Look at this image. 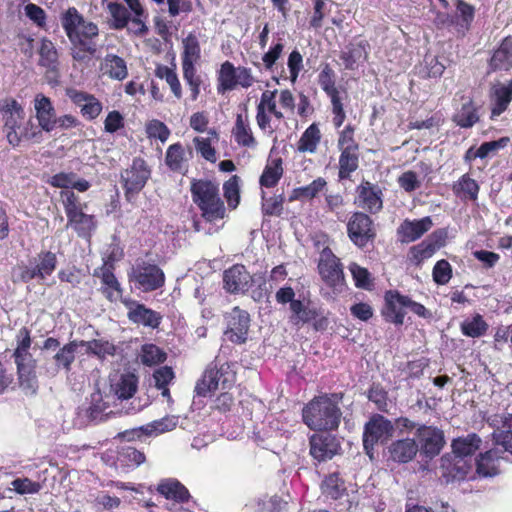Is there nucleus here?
Masks as SVG:
<instances>
[{
    "label": "nucleus",
    "instance_id": "f257e3e1",
    "mask_svg": "<svg viewBox=\"0 0 512 512\" xmlns=\"http://www.w3.org/2000/svg\"><path fill=\"white\" fill-rule=\"evenodd\" d=\"M342 398V393L315 397L303 408L304 423L312 430L336 429L342 417L339 407Z\"/></svg>",
    "mask_w": 512,
    "mask_h": 512
},
{
    "label": "nucleus",
    "instance_id": "f03ea898",
    "mask_svg": "<svg viewBox=\"0 0 512 512\" xmlns=\"http://www.w3.org/2000/svg\"><path fill=\"white\" fill-rule=\"evenodd\" d=\"M190 191L192 200L207 222H215L226 217V207L219 194L218 184L204 179H193Z\"/></svg>",
    "mask_w": 512,
    "mask_h": 512
},
{
    "label": "nucleus",
    "instance_id": "7ed1b4c3",
    "mask_svg": "<svg viewBox=\"0 0 512 512\" xmlns=\"http://www.w3.org/2000/svg\"><path fill=\"white\" fill-rule=\"evenodd\" d=\"M318 272L324 283L332 288L334 292L341 293L345 290L343 266L340 259L328 247L320 252Z\"/></svg>",
    "mask_w": 512,
    "mask_h": 512
},
{
    "label": "nucleus",
    "instance_id": "20e7f679",
    "mask_svg": "<svg viewBox=\"0 0 512 512\" xmlns=\"http://www.w3.org/2000/svg\"><path fill=\"white\" fill-rule=\"evenodd\" d=\"M150 176L151 170L142 158H134L132 164L122 171L121 181L128 201L145 187Z\"/></svg>",
    "mask_w": 512,
    "mask_h": 512
},
{
    "label": "nucleus",
    "instance_id": "39448f33",
    "mask_svg": "<svg viewBox=\"0 0 512 512\" xmlns=\"http://www.w3.org/2000/svg\"><path fill=\"white\" fill-rule=\"evenodd\" d=\"M394 424L382 415L376 414L365 424L363 433V446L368 455L374 445L385 442L393 436Z\"/></svg>",
    "mask_w": 512,
    "mask_h": 512
},
{
    "label": "nucleus",
    "instance_id": "423d86ee",
    "mask_svg": "<svg viewBox=\"0 0 512 512\" xmlns=\"http://www.w3.org/2000/svg\"><path fill=\"white\" fill-rule=\"evenodd\" d=\"M0 111L3 114L4 131L8 142L13 146H18L21 142L18 131L25 116L22 106L15 99L9 98L0 103Z\"/></svg>",
    "mask_w": 512,
    "mask_h": 512
},
{
    "label": "nucleus",
    "instance_id": "0eeeda50",
    "mask_svg": "<svg viewBox=\"0 0 512 512\" xmlns=\"http://www.w3.org/2000/svg\"><path fill=\"white\" fill-rule=\"evenodd\" d=\"M415 436L418 440L419 451L429 459L439 455L445 445L443 431L433 426H419Z\"/></svg>",
    "mask_w": 512,
    "mask_h": 512
},
{
    "label": "nucleus",
    "instance_id": "6e6552de",
    "mask_svg": "<svg viewBox=\"0 0 512 512\" xmlns=\"http://www.w3.org/2000/svg\"><path fill=\"white\" fill-rule=\"evenodd\" d=\"M131 278L145 292L156 290L163 286L165 276L155 264L142 262L132 269Z\"/></svg>",
    "mask_w": 512,
    "mask_h": 512
},
{
    "label": "nucleus",
    "instance_id": "1a4fd4ad",
    "mask_svg": "<svg viewBox=\"0 0 512 512\" xmlns=\"http://www.w3.org/2000/svg\"><path fill=\"white\" fill-rule=\"evenodd\" d=\"M473 467L472 459L460 458L452 454L441 457L440 468L446 483L464 480Z\"/></svg>",
    "mask_w": 512,
    "mask_h": 512
},
{
    "label": "nucleus",
    "instance_id": "9d476101",
    "mask_svg": "<svg viewBox=\"0 0 512 512\" xmlns=\"http://www.w3.org/2000/svg\"><path fill=\"white\" fill-rule=\"evenodd\" d=\"M348 236L358 247H364L375 237L372 220L362 212H355L347 224Z\"/></svg>",
    "mask_w": 512,
    "mask_h": 512
},
{
    "label": "nucleus",
    "instance_id": "9b49d317",
    "mask_svg": "<svg viewBox=\"0 0 512 512\" xmlns=\"http://www.w3.org/2000/svg\"><path fill=\"white\" fill-rule=\"evenodd\" d=\"M257 280L244 265L236 264L223 273L224 289L231 294L245 293Z\"/></svg>",
    "mask_w": 512,
    "mask_h": 512
},
{
    "label": "nucleus",
    "instance_id": "f8f14e48",
    "mask_svg": "<svg viewBox=\"0 0 512 512\" xmlns=\"http://www.w3.org/2000/svg\"><path fill=\"white\" fill-rule=\"evenodd\" d=\"M228 327L225 335L237 344L245 343L250 326V315L247 311L234 307L226 316Z\"/></svg>",
    "mask_w": 512,
    "mask_h": 512
},
{
    "label": "nucleus",
    "instance_id": "ddd939ff",
    "mask_svg": "<svg viewBox=\"0 0 512 512\" xmlns=\"http://www.w3.org/2000/svg\"><path fill=\"white\" fill-rule=\"evenodd\" d=\"M125 305L128 308L127 317L131 322L152 329L159 327L162 320V315L160 313L149 309L144 304H140L136 301H126Z\"/></svg>",
    "mask_w": 512,
    "mask_h": 512
},
{
    "label": "nucleus",
    "instance_id": "4468645a",
    "mask_svg": "<svg viewBox=\"0 0 512 512\" xmlns=\"http://www.w3.org/2000/svg\"><path fill=\"white\" fill-rule=\"evenodd\" d=\"M433 226L430 216L419 220L405 219L397 228V236L401 243H410L421 238Z\"/></svg>",
    "mask_w": 512,
    "mask_h": 512
},
{
    "label": "nucleus",
    "instance_id": "2eb2a0df",
    "mask_svg": "<svg viewBox=\"0 0 512 512\" xmlns=\"http://www.w3.org/2000/svg\"><path fill=\"white\" fill-rule=\"evenodd\" d=\"M339 449L340 445L332 435H313L310 438V454L319 462L332 459Z\"/></svg>",
    "mask_w": 512,
    "mask_h": 512
},
{
    "label": "nucleus",
    "instance_id": "dca6fc26",
    "mask_svg": "<svg viewBox=\"0 0 512 512\" xmlns=\"http://www.w3.org/2000/svg\"><path fill=\"white\" fill-rule=\"evenodd\" d=\"M387 449L389 460L405 464L416 457L419 452V444L414 438H402L391 442Z\"/></svg>",
    "mask_w": 512,
    "mask_h": 512
},
{
    "label": "nucleus",
    "instance_id": "f3484780",
    "mask_svg": "<svg viewBox=\"0 0 512 512\" xmlns=\"http://www.w3.org/2000/svg\"><path fill=\"white\" fill-rule=\"evenodd\" d=\"M404 308H406V296L393 290L385 293V308L382 310V314L386 321L402 325L405 315Z\"/></svg>",
    "mask_w": 512,
    "mask_h": 512
},
{
    "label": "nucleus",
    "instance_id": "a211bd4d",
    "mask_svg": "<svg viewBox=\"0 0 512 512\" xmlns=\"http://www.w3.org/2000/svg\"><path fill=\"white\" fill-rule=\"evenodd\" d=\"M15 359L18 370V380L20 387L27 394H34L38 388V381L35 372V360L32 356Z\"/></svg>",
    "mask_w": 512,
    "mask_h": 512
},
{
    "label": "nucleus",
    "instance_id": "6ab92c4d",
    "mask_svg": "<svg viewBox=\"0 0 512 512\" xmlns=\"http://www.w3.org/2000/svg\"><path fill=\"white\" fill-rule=\"evenodd\" d=\"M34 108L39 126L46 132L52 131L56 127V112L51 100L43 94H37Z\"/></svg>",
    "mask_w": 512,
    "mask_h": 512
},
{
    "label": "nucleus",
    "instance_id": "aec40b11",
    "mask_svg": "<svg viewBox=\"0 0 512 512\" xmlns=\"http://www.w3.org/2000/svg\"><path fill=\"white\" fill-rule=\"evenodd\" d=\"M73 45L72 57L77 61H88L94 55L97 44L93 36L97 34H67Z\"/></svg>",
    "mask_w": 512,
    "mask_h": 512
},
{
    "label": "nucleus",
    "instance_id": "412c9836",
    "mask_svg": "<svg viewBox=\"0 0 512 512\" xmlns=\"http://www.w3.org/2000/svg\"><path fill=\"white\" fill-rule=\"evenodd\" d=\"M61 24L65 32H95L97 26L86 21L83 15L75 8L69 7L61 15Z\"/></svg>",
    "mask_w": 512,
    "mask_h": 512
},
{
    "label": "nucleus",
    "instance_id": "4be33fe9",
    "mask_svg": "<svg viewBox=\"0 0 512 512\" xmlns=\"http://www.w3.org/2000/svg\"><path fill=\"white\" fill-rule=\"evenodd\" d=\"M359 206L370 213H377L382 209L381 190L369 182L361 184L358 189Z\"/></svg>",
    "mask_w": 512,
    "mask_h": 512
},
{
    "label": "nucleus",
    "instance_id": "5701e85b",
    "mask_svg": "<svg viewBox=\"0 0 512 512\" xmlns=\"http://www.w3.org/2000/svg\"><path fill=\"white\" fill-rule=\"evenodd\" d=\"M481 439L475 434H468L452 441V455L471 459V456L480 448Z\"/></svg>",
    "mask_w": 512,
    "mask_h": 512
},
{
    "label": "nucleus",
    "instance_id": "b1692460",
    "mask_svg": "<svg viewBox=\"0 0 512 512\" xmlns=\"http://www.w3.org/2000/svg\"><path fill=\"white\" fill-rule=\"evenodd\" d=\"M30 265L33 266L37 273L38 280H44L47 276L51 275L56 268V254L51 251H42L30 260Z\"/></svg>",
    "mask_w": 512,
    "mask_h": 512
},
{
    "label": "nucleus",
    "instance_id": "393cba45",
    "mask_svg": "<svg viewBox=\"0 0 512 512\" xmlns=\"http://www.w3.org/2000/svg\"><path fill=\"white\" fill-rule=\"evenodd\" d=\"M493 70H509L512 67V38L506 37L490 60Z\"/></svg>",
    "mask_w": 512,
    "mask_h": 512
},
{
    "label": "nucleus",
    "instance_id": "a878e982",
    "mask_svg": "<svg viewBox=\"0 0 512 512\" xmlns=\"http://www.w3.org/2000/svg\"><path fill=\"white\" fill-rule=\"evenodd\" d=\"M500 425L494 430L492 436L497 445L512 454V414L503 416Z\"/></svg>",
    "mask_w": 512,
    "mask_h": 512
},
{
    "label": "nucleus",
    "instance_id": "bb28decb",
    "mask_svg": "<svg viewBox=\"0 0 512 512\" xmlns=\"http://www.w3.org/2000/svg\"><path fill=\"white\" fill-rule=\"evenodd\" d=\"M157 490L167 499H173L178 502H185L190 496L186 487L175 479H167L162 481L158 485Z\"/></svg>",
    "mask_w": 512,
    "mask_h": 512
},
{
    "label": "nucleus",
    "instance_id": "cd10ccee",
    "mask_svg": "<svg viewBox=\"0 0 512 512\" xmlns=\"http://www.w3.org/2000/svg\"><path fill=\"white\" fill-rule=\"evenodd\" d=\"M79 346L78 341H71L58 350V352L53 356L56 368L53 370L52 375H55L59 368H63L67 372L70 371Z\"/></svg>",
    "mask_w": 512,
    "mask_h": 512
},
{
    "label": "nucleus",
    "instance_id": "c85d7f7f",
    "mask_svg": "<svg viewBox=\"0 0 512 512\" xmlns=\"http://www.w3.org/2000/svg\"><path fill=\"white\" fill-rule=\"evenodd\" d=\"M476 472L483 477L495 476L499 473L498 469V453L496 450H489L481 454L480 458L475 461Z\"/></svg>",
    "mask_w": 512,
    "mask_h": 512
},
{
    "label": "nucleus",
    "instance_id": "c756f323",
    "mask_svg": "<svg viewBox=\"0 0 512 512\" xmlns=\"http://www.w3.org/2000/svg\"><path fill=\"white\" fill-rule=\"evenodd\" d=\"M96 225L95 217L82 211L73 217V219L67 221L66 226L73 228L80 237H89L96 229Z\"/></svg>",
    "mask_w": 512,
    "mask_h": 512
},
{
    "label": "nucleus",
    "instance_id": "7c9ffc66",
    "mask_svg": "<svg viewBox=\"0 0 512 512\" xmlns=\"http://www.w3.org/2000/svg\"><path fill=\"white\" fill-rule=\"evenodd\" d=\"M222 377L223 375L218 369H206L202 379L196 384L195 391L197 395L206 396L209 392L216 390Z\"/></svg>",
    "mask_w": 512,
    "mask_h": 512
},
{
    "label": "nucleus",
    "instance_id": "2f4dec72",
    "mask_svg": "<svg viewBox=\"0 0 512 512\" xmlns=\"http://www.w3.org/2000/svg\"><path fill=\"white\" fill-rule=\"evenodd\" d=\"M359 157L357 150L343 148L339 158V177L349 178L350 174L358 168Z\"/></svg>",
    "mask_w": 512,
    "mask_h": 512
},
{
    "label": "nucleus",
    "instance_id": "473e14b6",
    "mask_svg": "<svg viewBox=\"0 0 512 512\" xmlns=\"http://www.w3.org/2000/svg\"><path fill=\"white\" fill-rule=\"evenodd\" d=\"M452 120L462 128H470L479 120L476 109L470 99H467L462 104V107L454 114Z\"/></svg>",
    "mask_w": 512,
    "mask_h": 512
},
{
    "label": "nucleus",
    "instance_id": "72a5a7b5",
    "mask_svg": "<svg viewBox=\"0 0 512 512\" xmlns=\"http://www.w3.org/2000/svg\"><path fill=\"white\" fill-rule=\"evenodd\" d=\"M178 424L176 416H165L162 419L155 420L142 426L141 431L148 436L159 435L168 431H172Z\"/></svg>",
    "mask_w": 512,
    "mask_h": 512
},
{
    "label": "nucleus",
    "instance_id": "f704fd0d",
    "mask_svg": "<svg viewBox=\"0 0 512 512\" xmlns=\"http://www.w3.org/2000/svg\"><path fill=\"white\" fill-rule=\"evenodd\" d=\"M455 7V17L457 24L461 28L469 30L475 18V7L466 2L465 0H457L455 3Z\"/></svg>",
    "mask_w": 512,
    "mask_h": 512
},
{
    "label": "nucleus",
    "instance_id": "c9c22d12",
    "mask_svg": "<svg viewBox=\"0 0 512 512\" xmlns=\"http://www.w3.org/2000/svg\"><path fill=\"white\" fill-rule=\"evenodd\" d=\"M494 99L495 103L492 108V116H499L507 109L512 100V84L495 87Z\"/></svg>",
    "mask_w": 512,
    "mask_h": 512
},
{
    "label": "nucleus",
    "instance_id": "e433bc0d",
    "mask_svg": "<svg viewBox=\"0 0 512 512\" xmlns=\"http://www.w3.org/2000/svg\"><path fill=\"white\" fill-rule=\"evenodd\" d=\"M320 130L316 124H311L302 134L298 142V150L300 152L314 153L320 142Z\"/></svg>",
    "mask_w": 512,
    "mask_h": 512
},
{
    "label": "nucleus",
    "instance_id": "4c0bfd02",
    "mask_svg": "<svg viewBox=\"0 0 512 512\" xmlns=\"http://www.w3.org/2000/svg\"><path fill=\"white\" fill-rule=\"evenodd\" d=\"M40 60L39 64L47 69L53 71L57 67L58 54L54 44L47 40L42 39L41 46L39 49Z\"/></svg>",
    "mask_w": 512,
    "mask_h": 512
},
{
    "label": "nucleus",
    "instance_id": "58836bf2",
    "mask_svg": "<svg viewBox=\"0 0 512 512\" xmlns=\"http://www.w3.org/2000/svg\"><path fill=\"white\" fill-rule=\"evenodd\" d=\"M104 70L111 78L122 80L127 76L125 61L116 55H107L104 59Z\"/></svg>",
    "mask_w": 512,
    "mask_h": 512
},
{
    "label": "nucleus",
    "instance_id": "ea45409f",
    "mask_svg": "<svg viewBox=\"0 0 512 512\" xmlns=\"http://www.w3.org/2000/svg\"><path fill=\"white\" fill-rule=\"evenodd\" d=\"M184 53L182 59V68L187 64L194 66V63L200 58L199 42L193 34H189L183 39Z\"/></svg>",
    "mask_w": 512,
    "mask_h": 512
},
{
    "label": "nucleus",
    "instance_id": "a19ab883",
    "mask_svg": "<svg viewBox=\"0 0 512 512\" xmlns=\"http://www.w3.org/2000/svg\"><path fill=\"white\" fill-rule=\"evenodd\" d=\"M60 198L67 216V221L73 219L77 214L83 211L79 197L71 190H64L60 193Z\"/></svg>",
    "mask_w": 512,
    "mask_h": 512
},
{
    "label": "nucleus",
    "instance_id": "79ce46f5",
    "mask_svg": "<svg viewBox=\"0 0 512 512\" xmlns=\"http://www.w3.org/2000/svg\"><path fill=\"white\" fill-rule=\"evenodd\" d=\"M237 68L229 61L221 65L219 73V91L233 90L236 87Z\"/></svg>",
    "mask_w": 512,
    "mask_h": 512
},
{
    "label": "nucleus",
    "instance_id": "37998d69",
    "mask_svg": "<svg viewBox=\"0 0 512 512\" xmlns=\"http://www.w3.org/2000/svg\"><path fill=\"white\" fill-rule=\"evenodd\" d=\"M283 173L282 168V160L277 159L274 161L273 165H268L265 167L261 177L260 184L265 187H273L275 186L279 179L281 178Z\"/></svg>",
    "mask_w": 512,
    "mask_h": 512
},
{
    "label": "nucleus",
    "instance_id": "c03bdc74",
    "mask_svg": "<svg viewBox=\"0 0 512 512\" xmlns=\"http://www.w3.org/2000/svg\"><path fill=\"white\" fill-rule=\"evenodd\" d=\"M79 345L86 347V351L88 353L95 354L99 357H104L105 355H113L115 352V346L112 343L102 339L79 341Z\"/></svg>",
    "mask_w": 512,
    "mask_h": 512
},
{
    "label": "nucleus",
    "instance_id": "a18cd8bd",
    "mask_svg": "<svg viewBox=\"0 0 512 512\" xmlns=\"http://www.w3.org/2000/svg\"><path fill=\"white\" fill-rule=\"evenodd\" d=\"M326 186V181L323 178H317L312 183L307 186L299 187L293 190V194L290 196V201H293L298 198H314L324 187Z\"/></svg>",
    "mask_w": 512,
    "mask_h": 512
},
{
    "label": "nucleus",
    "instance_id": "49530a36",
    "mask_svg": "<svg viewBox=\"0 0 512 512\" xmlns=\"http://www.w3.org/2000/svg\"><path fill=\"white\" fill-rule=\"evenodd\" d=\"M234 136L238 144L243 146H254L256 141L251 133L250 128L244 123L242 115L238 114L236 118Z\"/></svg>",
    "mask_w": 512,
    "mask_h": 512
},
{
    "label": "nucleus",
    "instance_id": "de8ad7c7",
    "mask_svg": "<svg viewBox=\"0 0 512 512\" xmlns=\"http://www.w3.org/2000/svg\"><path fill=\"white\" fill-rule=\"evenodd\" d=\"M445 70V66L438 61L437 57L426 55L424 63L419 69V74L424 78L440 77Z\"/></svg>",
    "mask_w": 512,
    "mask_h": 512
},
{
    "label": "nucleus",
    "instance_id": "09e8293b",
    "mask_svg": "<svg viewBox=\"0 0 512 512\" xmlns=\"http://www.w3.org/2000/svg\"><path fill=\"white\" fill-rule=\"evenodd\" d=\"M224 197L226 198L228 205L231 209H235L240 201V190H239V177L233 175L223 185Z\"/></svg>",
    "mask_w": 512,
    "mask_h": 512
},
{
    "label": "nucleus",
    "instance_id": "8fccbe9b",
    "mask_svg": "<svg viewBox=\"0 0 512 512\" xmlns=\"http://www.w3.org/2000/svg\"><path fill=\"white\" fill-rule=\"evenodd\" d=\"M487 328V323L480 315H476L471 321H465L461 325L462 333L472 338L484 335Z\"/></svg>",
    "mask_w": 512,
    "mask_h": 512
},
{
    "label": "nucleus",
    "instance_id": "3c124183",
    "mask_svg": "<svg viewBox=\"0 0 512 512\" xmlns=\"http://www.w3.org/2000/svg\"><path fill=\"white\" fill-rule=\"evenodd\" d=\"M137 389V379L134 375H126L115 386V394L119 399L131 398Z\"/></svg>",
    "mask_w": 512,
    "mask_h": 512
},
{
    "label": "nucleus",
    "instance_id": "603ef678",
    "mask_svg": "<svg viewBox=\"0 0 512 512\" xmlns=\"http://www.w3.org/2000/svg\"><path fill=\"white\" fill-rule=\"evenodd\" d=\"M454 191L458 195L462 193L463 195L468 196L470 199L475 200L477 199L479 186L474 179L465 174L454 185Z\"/></svg>",
    "mask_w": 512,
    "mask_h": 512
},
{
    "label": "nucleus",
    "instance_id": "864d4df0",
    "mask_svg": "<svg viewBox=\"0 0 512 512\" xmlns=\"http://www.w3.org/2000/svg\"><path fill=\"white\" fill-rule=\"evenodd\" d=\"M108 8L112 16V27L114 29H123L130 18V13L127 8L116 2L110 3Z\"/></svg>",
    "mask_w": 512,
    "mask_h": 512
},
{
    "label": "nucleus",
    "instance_id": "5fc2aeb1",
    "mask_svg": "<svg viewBox=\"0 0 512 512\" xmlns=\"http://www.w3.org/2000/svg\"><path fill=\"white\" fill-rule=\"evenodd\" d=\"M141 360L145 365H156L166 360V353L154 344H146L142 348Z\"/></svg>",
    "mask_w": 512,
    "mask_h": 512
},
{
    "label": "nucleus",
    "instance_id": "6e6d98bb",
    "mask_svg": "<svg viewBox=\"0 0 512 512\" xmlns=\"http://www.w3.org/2000/svg\"><path fill=\"white\" fill-rule=\"evenodd\" d=\"M184 159V149L180 143H175L166 151L165 162L167 166L173 171H179L182 167Z\"/></svg>",
    "mask_w": 512,
    "mask_h": 512
},
{
    "label": "nucleus",
    "instance_id": "4d7b16f0",
    "mask_svg": "<svg viewBox=\"0 0 512 512\" xmlns=\"http://www.w3.org/2000/svg\"><path fill=\"white\" fill-rule=\"evenodd\" d=\"M11 278L14 283H28L33 279H38L32 265H17L12 269Z\"/></svg>",
    "mask_w": 512,
    "mask_h": 512
},
{
    "label": "nucleus",
    "instance_id": "13d9d810",
    "mask_svg": "<svg viewBox=\"0 0 512 512\" xmlns=\"http://www.w3.org/2000/svg\"><path fill=\"white\" fill-rule=\"evenodd\" d=\"M349 270L353 276L356 287L370 289V286L372 285L371 275L366 268H363L356 263H351Z\"/></svg>",
    "mask_w": 512,
    "mask_h": 512
},
{
    "label": "nucleus",
    "instance_id": "bf43d9fd",
    "mask_svg": "<svg viewBox=\"0 0 512 512\" xmlns=\"http://www.w3.org/2000/svg\"><path fill=\"white\" fill-rule=\"evenodd\" d=\"M436 251L425 240L418 245L412 246L409 250L411 260L420 265L425 259L433 256Z\"/></svg>",
    "mask_w": 512,
    "mask_h": 512
},
{
    "label": "nucleus",
    "instance_id": "052dcab7",
    "mask_svg": "<svg viewBox=\"0 0 512 512\" xmlns=\"http://www.w3.org/2000/svg\"><path fill=\"white\" fill-rule=\"evenodd\" d=\"M18 346L14 352L15 359L26 358L25 356H32L28 349L31 345L30 332L26 327H22L17 334Z\"/></svg>",
    "mask_w": 512,
    "mask_h": 512
},
{
    "label": "nucleus",
    "instance_id": "680f3d73",
    "mask_svg": "<svg viewBox=\"0 0 512 512\" xmlns=\"http://www.w3.org/2000/svg\"><path fill=\"white\" fill-rule=\"evenodd\" d=\"M42 131L44 130L39 124L36 125L32 120H29L24 127L20 128L18 136H21V140L40 143L43 137Z\"/></svg>",
    "mask_w": 512,
    "mask_h": 512
},
{
    "label": "nucleus",
    "instance_id": "e2e57ef3",
    "mask_svg": "<svg viewBox=\"0 0 512 512\" xmlns=\"http://www.w3.org/2000/svg\"><path fill=\"white\" fill-rule=\"evenodd\" d=\"M452 276V268L448 261L439 260L433 268V279L439 285L448 283Z\"/></svg>",
    "mask_w": 512,
    "mask_h": 512
},
{
    "label": "nucleus",
    "instance_id": "0e129e2a",
    "mask_svg": "<svg viewBox=\"0 0 512 512\" xmlns=\"http://www.w3.org/2000/svg\"><path fill=\"white\" fill-rule=\"evenodd\" d=\"M157 75L160 78H164L166 80L175 97H177L178 99L181 98V85L176 73L173 70L169 69L168 67H160L157 69Z\"/></svg>",
    "mask_w": 512,
    "mask_h": 512
},
{
    "label": "nucleus",
    "instance_id": "69168bd1",
    "mask_svg": "<svg viewBox=\"0 0 512 512\" xmlns=\"http://www.w3.org/2000/svg\"><path fill=\"white\" fill-rule=\"evenodd\" d=\"M13 489L21 495L24 494H35L38 493L41 489V484L38 482H34L29 478H17L14 479L11 483Z\"/></svg>",
    "mask_w": 512,
    "mask_h": 512
},
{
    "label": "nucleus",
    "instance_id": "338daca9",
    "mask_svg": "<svg viewBox=\"0 0 512 512\" xmlns=\"http://www.w3.org/2000/svg\"><path fill=\"white\" fill-rule=\"evenodd\" d=\"M368 399L374 402L381 411H388L387 393L380 385L373 384L368 391Z\"/></svg>",
    "mask_w": 512,
    "mask_h": 512
},
{
    "label": "nucleus",
    "instance_id": "774afa93",
    "mask_svg": "<svg viewBox=\"0 0 512 512\" xmlns=\"http://www.w3.org/2000/svg\"><path fill=\"white\" fill-rule=\"evenodd\" d=\"M26 16L33 21L39 29H44L46 26V13L38 5L29 3L25 6Z\"/></svg>",
    "mask_w": 512,
    "mask_h": 512
}]
</instances>
